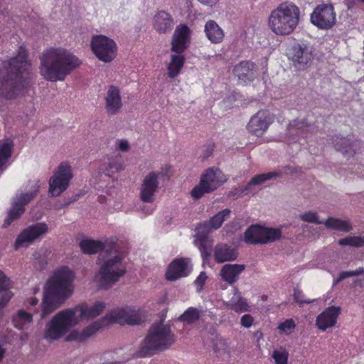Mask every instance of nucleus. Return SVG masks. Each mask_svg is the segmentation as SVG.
<instances>
[{"label": "nucleus", "mask_w": 364, "mask_h": 364, "mask_svg": "<svg viewBox=\"0 0 364 364\" xmlns=\"http://www.w3.org/2000/svg\"><path fill=\"white\" fill-rule=\"evenodd\" d=\"M90 48L95 57L105 63H111L117 55V43L105 35H94L90 41Z\"/></svg>", "instance_id": "obj_11"}, {"label": "nucleus", "mask_w": 364, "mask_h": 364, "mask_svg": "<svg viewBox=\"0 0 364 364\" xmlns=\"http://www.w3.org/2000/svg\"><path fill=\"white\" fill-rule=\"evenodd\" d=\"M310 21L320 29H331L336 22V14L333 6L331 4L318 5L311 13Z\"/></svg>", "instance_id": "obj_16"}, {"label": "nucleus", "mask_w": 364, "mask_h": 364, "mask_svg": "<svg viewBox=\"0 0 364 364\" xmlns=\"http://www.w3.org/2000/svg\"><path fill=\"white\" fill-rule=\"evenodd\" d=\"M234 73L242 84H247L256 76L255 65L250 61L241 62L235 65Z\"/></svg>", "instance_id": "obj_25"}, {"label": "nucleus", "mask_w": 364, "mask_h": 364, "mask_svg": "<svg viewBox=\"0 0 364 364\" xmlns=\"http://www.w3.org/2000/svg\"><path fill=\"white\" fill-rule=\"evenodd\" d=\"M13 287V282L5 273L0 269V294L4 290H10Z\"/></svg>", "instance_id": "obj_43"}, {"label": "nucleus", "mask_w": 364, "mask_h": 364, "mask_svg": "<svg viewBox=\"0 0 364 364\" xmlns=\"http://www.w3.org/2000/svg\"><path fill=\"white\" fill-rule=\"evenodd\" d=\"M299 218L306 223H315V224H323L324 222L319 220L318 215L314 211H306L299 214Z\"/></svg>", "instance_id": "obj_40"}, {"label": "nucleus", "mask_w": 364, "mask_h": 364, "mask_svg": "<svg viewBox=\"0 0 364 364\" xmlns=\"http://www.w3.org/2000/svg\"><path fill=\"white\" fill-rule=\"evenodd\" d=\"M326 228L341 232H349L352 230V225L348 220H342L336 218H329L324 221Z\"/></svg>", "instance_id": "obj_34"}, {"label": "nucleus", "mask_w": 364, "mask_h": 364, "mask_svg": "<svg viewBox=\"0 0 364 364\" xmlns=\"http://www.w3.org/2000/svg\"><path fill=\"white\" fill-rule=\"evenodd\" d=\"M204 33L212 43H220L225 37L222 28L214 20H208L204 26Z\"/></svg>", "instance_id": "obj_28"}, {"label": "nucleus", "mask_w": 364, "mask_h": 364, "mask_svg": "<svg viewBox=\"0 0 364 364\" xmlns=\"http://www.w3.org/2000/svg\"><path fill=\"white\" fill-rule=\"evenodd\" d=\"M272 123L270 114L266 110H259L253 115L247 124L249 132L256 136H261Z\"/></svg>", "instance_id": "obj_20"}, {"label": "nucleus", "mask_w": 364, "mask_h": 364, "mask_svg": "<svg viewBox=\"0 0 364 364\" xmlns=\"http://www.w3.org/2000/svg\"><path fill=\"white\" fill-rule=\"evenodd\" d=\"M14 294L10 290H4L0 294V306L2 307H5L11 299L13 297Z\"/></svg>", "instance_id": "obj_46"}, {"label": "nucleus", "mask_w": 364, "mask_h": 364, "mask_svg": "<svg viewBox=\"0 0 364 364\" xmlns=\"http://www.w3.org/2000/svg\"><path fill=\"white\" fill-rule=\"evenodd\" d=\"M28 302L30 306H36L38 304V299L33 297L29 299Z\"/></svg>", "instance_id": "obj_52"}, {"label": "nucleus", "mask_w": 364, "mask_h": 364, "mask_svg": "<svg viewBox=\"0 0 364 364\" xmlns=\"http://www.w3.org/2000/svg\"><path fill=\"white\" fill-rule=\"evenodd\" d=\"M333 143L336 149L341 151L346 156H350L353 153H355V150L353 149L354 145L348 139L337 136L333 140Z\"/></svg>", "instance_id": "obj_37"}, {"label": "nucleus", "mask_w": 364, "mask_h": 364, "mask_svg": "<svg viewBox=\"0 0 364 364\" xmlns=\"http://www.w3.org/2000/svg\"><path fill=\"white\" fill-rule=\"evenodd\" d=\"M360 274H364V267H360L354 271L342 272L340 274L338 278L336 279V282H339L347 277L358 276Z\"/></svg>", "instance_id": "obj_44"}, {"label": "nucleus", "mask_w": 364, "mask_h": 364, "mask_svg": "<svg viewBox=\"0 0 364 364\" xmlns=\"http://www.w3.org/2000/svg\"><path fill=\"white\" fill-rule=\"evenodd\" d=\"M341 313L340 307L330 306L321 313L316 318V325L321 331H326L333 327Z\"/></svg>", "instance_id": "obj_24"}, {"label": "nucleus", "mask_w": 364, "mask_h": 364, "mask_svg": "<svg viewBox=\"0 0 364 364\" xmlns=\"http://www.w3.org/2000/svg\"><path fill=\"white\" fill-rule=\"evenodd\" d=\"M282 237L280 228L251 225L245 232L244 240L248 244H267L278 240Z\"/></svg>", "instance_id": "obj_15"}, {"label": "nucleus", "mask_w": 364, "mask_h": 364, "mask_svg": "<svg viewBox=\"0 0 364 364\" xmlns=\"http://www.w3.org/2000/svg\"><path fill=\"white\" fill-rule=\"evenodd\" d=\"M48 231V225L44 222L36 223L28 225L17 235L14 243V249L18 250L29 247L34 242L41 240L47 235Z\"/></svg>", "instance_id": "obj_14"}, {"label": "nucleus", "mask_w": 364, "mask_h": 364, "mask_svg": "<svg viewBox=\"0 0 364 364\" xmlns=\"http://www.w3.org/2000/svg\"><path fill=\"white\" fill-rule=\"evenodd\" d=\"M122 168V165L119 161L114 159H109L107 161L101 164L100 172L110 177L115 173L119 171Z\"/></svg>", "instance_id": "obj_36"}, {"label": "nucleus", "mask_w": 364, "mask_h": 364, "mask_svg": "<svg viewBox=\"0 0 364 364\" xmlns=\"http://www.w3.org/2000/svg\"><path fill=\"white\" fill-rule=\"evenodd\" d=\"M100 261V267L94 276L93 282L100 289H107L124 276L127 267L122 255L112 246Z\"/></svg>", "instance_id": "obj_5"}, {"label": "nucleus", "mask_w": 364, "mask_h": 364, "mask_svg": "<svg viewBox=\"0 0 364 364\" xmlns=\"http://www.w3.org/2000/svg\"><path fill=\"white\" fill-rule=\"evenodd\" d=\"M313 58V47L309 43H299L291 48V60L299 68H303L307 65Z\"/></svg>", "instance_id": "obj_21"}, {"label": "nucleus", "mask_w": 364, "mask_h": 364, "mask_svg": "<svg viewBox=\"0 0 364 364\" xmlns=\"http://www.w3.org/2000/svg\"><path fill=\"white\" fill-rule=\"evenodd\" d=\"M39 72L46 80L63 81L82 61L70 50L63 48H50L40 55Z\"/></svg>", "instance_id": "obj_4"}, {"label": "nucleus", "mask_w": 364, "mask_h": 364, "mask_svg": "<svg viewBox=\"0 0 364 364\" xmlns=\"http://www.w3.org/2000/svg\"><path fill=\"white\" fill-rule=\"evenodd\" d=\"M105 109L108 115L117 114L122 107V101L118 87L111 85L108 87L105 97Z\"/></svg>", "instance_id": "obj_23"}, {"label": "nucleus", "mask_w": 364, "mask_h": 364, "mask_svg": "<svg viewBox=\"0 0 364 364\" xmlns=\"http://www.w3.org/2000/svg\"><path fill=\"white\" fill-rule=\"evenodd\" d=\"M175 342V337L170 328L163 324H155L149 332L138 350L132 354V358H144L154 353L156 350H164L169 348Z\"/></svg>", "instance_id": "obj_7"}, {"label": "nucleus", "mask_w": 364, "mask_h": 364, "mask_svg": "<svg viewBox=\"0 0 364 364\" xmlns=\"http://www.w3.org/2000/svg\"><path fill=\"white\" fill-rule=\"evenodd\" d=\"M5 353V350L2 348V346L0 345V360L3 358Z\"/></svg>", "instance_id": "obj_53"}, {"label": "nucleus", "mask_w": 364, "mask_h": 364, "mask_svg": "<svg viewBox=\"0 0 364 364\" xmlns=\"http://www.w3.org/2000/svg\"><path fill=\"white\" fill-rule=\"evenodd\" d=\"M237 257L235 250L227 245H218L215 247L214 258L218 263L235 260Z\"/></svg>", "instance_id": "obj_32"}, {"label": "nucleus", "mask_w": 364, "mask_h": 364, "mask_svg": "<svg viewBox=\"0 0 364 364\" xmlns=\"http://www.w3.org/2000/svg\"><path fill=\"white\" fill-rule=\"evenodd\" d=\"M340 245H349L353 247L364 246V237L362 236H348L341 239L338 241Z\"/></svg>", "instance_id": "obj_39"}, {"label": "nucleus", "mask_w": 364, "mask_h": 364, "mask_svg": "<svg viewBox=\"0 0 364 364\" xmlns=\"http://www.w3.org/2000/svg\"><path fill=\"white\" fill-rule=\"evenodd\" d=\"M28 334H23L21 336V340L23 341H26L28 338Z\"/></svg>", "instance_id": "obj_54"}, {"label": "nucleus", "mask_w": 364, "mask_h": 364, "mask_svg": "<svg viewBox=\"0 0 364 364\" xmlns=\"http://www.w3.org/2000/svg\"><path fill=\"white\" fill-rule=\"evenodd\" d=\"M144 318V311L136 306H125L112 310L103 317L105 323H119L134 325L140 323Z\"/></svg>", "instance_id": "obj_12"}, {"label": "nucleus", "mask_w": 364, "mask_h": 364, "mask_svg": "<svg viewBox=\"0 0 364 364\" xmlns=\"http://www.w3.org/2000/svg\"><path fill=\"white\" fill-rule=\"evenodd\" d=\"M253 318L250 314H245L240 318V324L242 327L248 328L252 326L253 323Z\"/></svg>", "instance_id": "obj_47"}, {"label": "nucleus", "mask_w": 364, "mask_h": 364, "mask_svg": "<svg viewBox=\"0 0 364 364\" xmlns=\"http://www.w3.org/2000/svg\"><path fill=\"white\" fill-rule=\"evenodd\" d=\"M165 175L162 171H155L148 173L144 178L139 192L141 201L152 203L155 200L156 193L160 185V178Z\"/></svg>", "instance_id": "obj_17"}, {"label": "nucleus", "mask_w": 364, "mask_h": 364, "mask_svg": "<svg viewBox=\"0 0 364 364\" xmlns=\"http://www.w3.org/2000/svg\"><path fill=\"white\" fill-rule=\"evenodd\" d=\"M183 53H174L170 55V61L167 65V75L168 77L173 78L178 76L185 63Z\"/></svg>", "instance_id": "obj_30"}, {"label": "nucleus", "mask_w": 364, "mask_h": 364, "mask_svg": "<svg viewBox=\"0 0 364 364\" xmlns=\"http://www.w3.org/2000/svg\"><path fill=\"white\" fill-rule=\"evenodd\" d=\"M75 278V272L68 266H61L53 271L43 287L41 318L50 314L72 295Z\"/></svg>", "instance_id": "obj_3"}, {"label": "nucleus", "mask_w": 364, "mask_h": 364, "mask_svg": "<svg viewBox=\"0 0 364 364\" xmlns=\"http://www.w3.org/2000/svg\"><path fill=\"white\" fill-rule=\"evenodd\" d=\"M305 126V123L303 121L294 120L291 122L289 124V130L294 129H303Z\"/></svg>", "instance_id": "obj_51"}, {"label": "nucleus", "mask_w": 364, "mask_h": 364, "mask_svg": "<svg viewBox=\"0 0 364 364\" xmlns=\"http://www.w3.org/2000/svg\"><path fill=\"white\" fill-rule=\"evenodd\" d=\"M151 25L156 33L166 34L173 28L175 21L170 13L164 10H159L153 15Z\"/></svg>", "instance_id": "obj_22"}, {"label": "nucleus", "mask_w": 364, "mask_h": 364, "mask_svg": "<svg viewBox=\"0 0 364 364\" xmlns=\"http://www.w3.org/2000/svg\"><path fill=\"white\" fill-rule=\"evenodd\" d=\"M300 9L292 2L286 1L273 9L267 20L270 31L278 36L291 34L299 25Z\"/></svg>", "instance_id": "obj_6"}, {"label": "nucleus", "mask_w": 364, "mask_h": 364, "mask_svg": "<svg viewBox=\"0 0 364 364\" xmlns=\"http://www.w3.org/2000/svg\"><path fill=\"white\" fill-rule=\"evenodd\" d=\"M40 187L38 180L30 181L24 190L18 192L13 199L11 207L8 212L3 227H9L25 212V205L37 195Z\"/></svg>", "instance_id": "obj_9"}, {"label": "nucleus", "mask_w": 364, "mask_h": 364, "mask_svg": "<svg viewBox=\"0 0 364 364\" xmlns=\"http://www.w3.org/2000/svg\"><path fill=\"white\" fill-rule=\"evenodd\" d=\"M31 64L25 48L20 47L17 55L0 62V97L13 99L30 83Z\"/></svg>", "instance_id": "obj_2"}, {"label": "nucleus", "mask_w": 364, "mask_h": 364, "mask_svg": "<svg viewBox=\"0 0 364 364\" xmlns=\"http://www.w3.org/2000/svg\"><path fill=\"white\" fill-rule=\"evenodd\" d=\"M116 145L117 149L123 152L127 151L130 148L129 143L126 139H118Z\"/></svg>", "instance_id": "obj_49"}, {"label": "nucleus", "mask_w": 364, "mask_h": 364, "mask_svg": "<svg viewBox=\"0 0 364 364\" xmlns=\"http://www.w3.org/2000/svg\"><path fill=\"white\" fill-rule=\"evenodd\" d=\"M230 214V210L225 209L212 217L208 222H205L197 226L196 245L200 250L203 264L208 260L211 247V243L207 235L211 231L218 229L229 218Z\"/></svg>", "instance_id": "obj_8"}, {"label": "nucleus", "mask_w": 364, "mask_h": 364, "mask_svg": "<svg viewBox=\"0 0 364 364\" xmlns=\"http://www.w3.org/2000/svg\"><path fill=\"white\" fill-rule=\"evenodd\" d=\"M73 178V168L68 162L60 163L49 181V193L53 196H59L65 191Z\"/></svg>", "instance_id": "obj_13"}, {"label": "nucleus", "mask_w": 364, "mask_h": 364, "mask_svg": "<svg viewBox=\"0 0 364 364\" xmlns=\"http://www.w3.org/2000/svg\"><path fill=\"white\" fill-rule=\"evenodd\" d=\"M13 140L9 138L0 140V171L3 170L11 156Z\"/></svg>", "instance_id": "obj_33"}, {"label": "nucleus", "mask_w": 364, "mask_h": 364, "mask_svg": "<svg viewBox=\"0 0 364 364\" xmlns=\"http://www.w3.org/2000/svg\"><path fill=\"white\" fill-rule=\"evenodd\" d=\"M228 178L218 168H209L201 175L199 183L191 191V196L198 200L211 193L224 183Z\"/></svg>", "instance_id": "obj_10"}, {"label": "nucleus", "mask_w": 364, "mask_h": 364, "mask_svg": "<svg viewBox=\"0 0 364 364\" xmlns=\"http://www.w3.org/2000/svg\"><path fill=\"white\" fill-rule=\"evenodd\" d=\"M11 322L16 328L26 331L33 323V315L20 309L12 316Z\"/></svg>", "instance_id": "obj_31"}, {"label": "nucleus", "mask_w": 364, "mask_h": 364, "mask_svg": "<svg viewBox=\"0 0 364 364\" xmlns=\"http://www.w3.org/2000/svg\"><path fill=\"white\" fill-rule=\"evenodd\" d=\"M81 250L85 254H95L98 251L102 250L100 255V259L104 257V255L112 247L107 246L102 244L101 242L95 241L93 240L85 239L82 240L80 243Z\"/></svg>", "instance_id": "obj_29"}, {"label": "nucleus", "mask_w": 364, "mask_h": 364, "mask_svg": "<svg viewBox=\"0 0 364 364\" xmlns=\"http://www.w3.org/2000/svg\"><path fill=\"white\" fill-rule=\"evenodd\" d=\"M154 208H149L146 212V215H150L153 213Z\"/></svg>", "instance_id": "obj_55"}, {"label": "nucleus", "mask_w": 364, "mask_h": 364, "mask_svg": "<svg viewBox=\"0 0 364 364\" xmlns=\"http://www.w3.org/2000/svg\"><path fill=\"white\" fill-rule=\"evenodd\" d=\"M200 4L208 8L216 6L221 0H197Z\"/></svg>", "instance_id": "obj_50"}, {"label": "nucleus", "mask_w": 364, "mask_h": 364, "mask_svg": "<svg viewBox=\"0 0 364 364\" xmlns=\"http://www.w3.org/2000/svg\"><path fill=\"white\" fill-rule=\"evenodd\" d=\"M278 176L277 172H268L255 176L252 178L246 187L242 190V193L248 194L251 192V187L255 185H260L263 183L275 178Z\"/></svg>", "instance_id": "obj_35"}, {"label": "nucleus", "mask_w": 364, "mask_h": 364, "mask_svg": "<svg viewBox=\"0 0 364 364\" xmlns=\"http://www.w3.org/2000/svg\"><path fill=\"white\" fill-rule=\"evenodd\" d=\"M191 261L188 258L175 259L168 265L166 278L168 281H176L188 276L192 272Z\"/></svg>", "instance_id": "obj_19"}, {"label": "nucleus", "mask_w": 364, "mask_h": 364, "mask_svg": "<svg viewBox=\"0 0 364 364\" xmlns=\"http://www.w3.org/2000/svg\"><path fill=\"white\" fill-rule=\"evenodd\" d=\"M191 30L186 24L178 25L171 38V51L173 53H183L191 42Z\"/></svg>", "instance_id": "obj_18"}, {"label": "nucleus", "mask_w": 364, "mask_h": 364, "mask_svg": "<svg viewBox=\"0 0 364 364\" xmlns=\"http://www.w3.org/2000/svg\"><path fill=\"white\" fill-rule=\"evenodd\" d=\"M200 317L199 311L193 307H189L181 316L180 319L187 323H193L198 320Z\"/></svg>", "instance_id": "obj_38"}, {"label": "nucleus", "mask_w": 364, "mask_h": 364, "mask_svg": "<svg viewBox=\"0 0 364 364\" xmlns=\"http://www.w3.org/2000/svg\"><path fill=\"white\" fill-rule=\"evenodd\" d=\"M245 269V265L241 264H226L220 269L221 279L229 284H234Z\"/></svg>", "instance_id": "obj_26"}, {"label": "nucleus", "mask_w": 364, "mask_h": 364, "mask_svg": "<svg viewBox=\"0 0 364 364\" xmlns=\"http://www.w3.org/2000/svg\"><path fill=\"white\" fill-rule=\"evenodd\" d=\"M272 357L275 364H287L289 353L285 349H276L272 351Z\"/></svg>", "instance_id": "obj_41"}, {"label": "nucleus", "mask_w": 364, "mask_h": 364, "mask_svg": "<svg viewBox=\"0 0 364 364\" xmlns=\"http://www.w3.org/2000/svg\"><path fill=\"white\" fill-rule=\"evenodd\" d=\"M105 308L104 302L96 301L92 306L82 303L61 310L46 323L43 337L48 342L58 341L64 336L66 341L83 342L94 336L103 325L107 324L103 322V318L92 323L82 330L71 329L85 318L98 316Z\"/></svg>", "instance_id": "obj_1"}, {"label": "nucleus", "mask_w": 364, "mask_h": 364, "mask_svg": "<svg viewBox=\"0 0 364 364\" xmlns=\"http://www.w3.org/2000/svg\"><path fill=\"white\" fill-rule=\"evenodd\" d=\"M294 299L299 303H311V300H306L304 294L299 289H295L294 292Z\"/></svg>", "instance_id": "obj_48"}, {"label": "nucleus", "mask_w": 364, "mask_h": 364, "mask_svg": "<svg viewBox=\"0 0 364 364\" xmlns=\"http://www.w3.org/2000/svg\"><path fill=\"white\" fill-rule=\"evenodd\" d=\"M296 328V324L292 318L286 319L278 326V330L281 334L289 335Z\"/></svg>", "instance_id": "obj_42"}, {"label": "nucleus", "mask_w": 364, "mask_h": 364, "mask_svg": "<svg viewBox=\"0 0 364 364\" xmlns=\"http://www.w3.org/2000/svg\"><path fill=\"white\" fill-rule=\"evenodd\" d=\"M208 279V276L205 272H201L194 281V285L196 288L197 291H200Z\"/></svg>", "instance_id": "obj_45"}, {"label": "nucleus", "mask_w": 364, "mask_h": 364, "mask_svg": "<svg viewBox=\"0 0 364 364\" xmlns=\"http://www.w3.org/2000/svg\"><path fill=\"white\" fill-rule=\"evenodd\" d=\"M223 304L226 308L233 310L236 313L250 311L251 309L247 299L241 296L240 292L236 288L232 289L231 299L228 301L224 302Z\"/></svg>", "instance_id": "obj_27"}]
</instances>
